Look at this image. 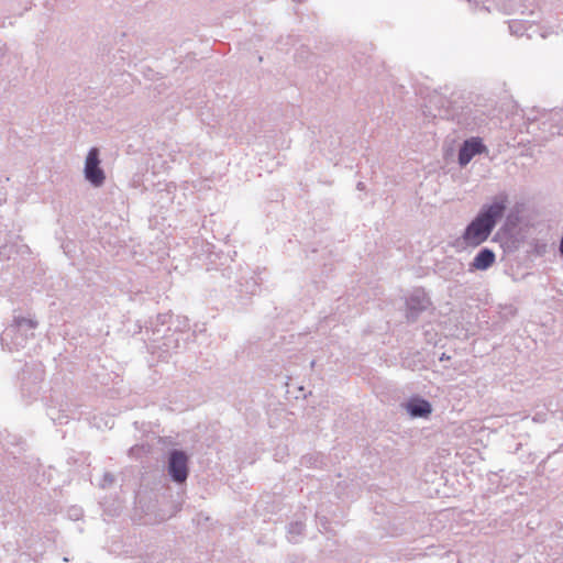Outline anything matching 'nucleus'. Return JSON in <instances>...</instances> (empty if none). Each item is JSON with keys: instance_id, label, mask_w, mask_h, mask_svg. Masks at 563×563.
<instances>
[{"instance_id": "1", "label": "nucleus", "mask_w": 563, "mask_h": 563, "mask_svg": "<svg viewBox=\"0 0 563 563\" xmlns=\"http://www.w3.org/2000/svg\"><path fill=\"white\" fill-rule=\"evenodd\" d=\"M508 195L499 192L489 203H484L475 218L466 225L461 240L466 247H477L488 240L499 220L503 219Z\"/></svg>"}, {"instance_id": "2", "label": "nucleus", "mask_w": 563, "mask_h": 563, "mask_svg": "<svg viewBox=\"0 0 563 563\" xmlns=\"http://www.w3.org/2000/svg\"><path fill=\"white\" fill-rule=\"evenodd\" d=\"M36 328V320L15 317L13 323L2 333L1 342L2 344L8 345L10 350L24 347L27 340L34 336V330Z\"/></svg>"}, {"instance_id": "3", "label": "nucleus", "mask_w": 563, "mask_h": 563, "mask_svg": "<svg viewBox=\"0 0 563 563\" xmlns=\"http://www.w3.org/2000/svg\"><path fill=\"white\" fill-rule=\"evenodd\" d=\"M44 379L42 364L25 365L21 375V391L24 397L34 398L41 390Z\"/></svg>"}, {"instance_id": "4", "label": "nucleus", "mask_w": 563, "mask_h": 563, "mask_svg": "<svg viewBox=\"0 0 563 563\" xmlns=\"http://www.w3.org/2000/svg\"><path fill=\"white\" fill-rule=\"evenodd\" d=\"M167 472L173 482H186L189 473L188 455L181 450L174 449L168 454Z\"/></svg>"}, {"instance_id": "5", "label": "nucleus", "mask_w": 563, "mask_h": 563, "mask_svg": "<svg viewBox=\"0 0 563 563\" xmlns=\"http://www.w3.org/2000/svg\"><path fill=\"white\" fill-rule=\"evenodd\" d=\"M84 174L87 181L93 187H100L106 180V174L100 167L99 150L91 147L87 154L84 167Z\"/></svg>"}, {"instance_id": "6", "label": "nucleus", "mask_w": 563, "mask_h": 563, "mask_svg": "<svg viewBox=\"0 0 563 563\" xmlns=\"http://www.w3.org/2000/svg\"><path fill=\"white\" fill-rule=\"evenodd\" d=\"M487 146L479 137H471L465 140L459 150V164L463 167L466 166L472 158L477 154L487 153Z\"/></svg>"}, {"instance_id": "7", "label": "nucleus", "mask_w": 563, "mask_h": 563, "mask_svg": "<svg viewBox=\"0 0 563 563\" xmlns=\"http://www.w3.org/2000/svg\"><path fill=\"white\" fill-rule=\"evenodd\" d=\"M429 303V298L422 290H413L406 300L407 319L416 321L419 314L428 308Z\"/></svg>"}, {"instance_id": "8", "label": "nucleus", "mask_w": 563, "mask_h": 563, "mask_svg": "<svg viewBox=\"0 0 563 563\" xmlns=\"http://www.w3.org/2000/svg\"><path fill=\"white\" fill-rule=\"evenodd\" d=\"M496 261V254L488 247H483L470 263V271H486Z\"/></svg>"}, {"instance_id": "9", "label": "nucleus", "mask_w": 563, "mask_h": 563, "mask_svg": "<svg viewBox=\"0 0 563 563\" xmlns=\"http://www.w3.org/2000/svg\"><path fill=\"white\" fill-rule=\"evenodd\" d=\"M406 409L413 418H426L432 411L431 404L428 400L419 397L409 399L406 405Z\"/></svg>"}, {"instance_id": "10", "label": "nucleus", "mask_w": 563, "mask_h": 563, "mask_svg": "<svg viewBox=\"0 0 563 563\" xmlns=\"http://www.w3.org/2000/svg\"><path fill=\"white\" fill-rule=\"evenodd\" d=\"M305 525L301 521L290 522L288 526V538L290 542H297V538L303 533Z\"/></svg>"}, {"instance_id": "11", "label": "nucleus", "mask_w": 563, "mask_h": 563, "mask_svg": "<svg viewBox=\"0 0 563 563\" xmlns=\"http://www.w3.org/2000/svg\"><path fill=\"white\" fill-rule=\"evenodd\" d=\"M114 475L107 472L103 474V477H102V481L100 483V486L102 488H107V487H110L113 483H114Z\"/></svg>"}, {"instance_id": "12", "label": "nucleus", "mask_w": 563, "mask_h": 563, "mask_svg": "<svg viewBox=\"0 0 563 563\" xmlns=\"http://www.w3.org/2000/svg\"><path fill=\"white\" fill-rule=\"evenodd\" d=\"M318 459H319L318 455H306V456L302 457V463L303 464L316 465L317 462H318Z\"/></svg>"}, {"instance_id": "13", "label": "nucleus", "mask_w": 563, "mask_h": 563, "mask_svg": "<svg viewBox=\"0 0 563 563\" xmlns=\"http://www.w3.org/2000/svg\"><path fill=\"white\" fill-rule=\"evenodd\" d=\"M520 26H521V25H520L519 23L514 22L512 24H510V25H509V29H510V31H511V32H514V33H518V32H519Z\"/></svg>"}, {"instance_id": "14", "label": "nucleus", "mask_w": 563, "mask_h": 563, "mask_svg": "<svg viewBox=\"0 0 563 563\" xmlns=\"http://www.w3.org/2000/svg\"><path fill=\"white\" fill-rule=\"evenodd\" d=\"M356 188H357L358 190H363V189L365 188L364 183L360 181V183L356 185Z\"/></svg>"}, {"instance_id": "15", "label": "nucleus", "mask_w": 563, "mask_h": 563, "mask_svg": "<svg viewBox=\"0 0 563 563\" xmlns=\"http://www.w3.org/2000/svg\"><path fill=\"white\" fill-rule=\"evenodd\" d=\"M450 357L449 356H445V354L443 353L442 356L440 357V361H443V360H449Z\"/></svg>"}]
</instances>
